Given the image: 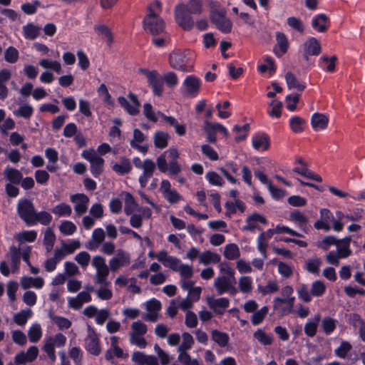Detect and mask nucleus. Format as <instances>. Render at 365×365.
I'll return each mask as SVG.
<instances>
[{"instance_id": "nucleus-1", "label": "nucleus", "mask_w": 365, "mask_h": 365, "mask_svg": "<svg viewBox=\"0 0 365 365\" xmlns=\"http://www.w3.org/2000/svg\"><path fill=\"white\" fill-rule=\"evenodd\" d=\"M170 66L182 72H191L195 63V53L191 50H178L169 55Z\"/></svg>"}, {"instance_id": "nucleus-52", "label": "nucleus", "mask_w": 365, "mask_h": 365, "mask_svg": "<svg viewBox=\"0 0 365 365\" xmlns=\"http://www.w3.org/2000/svg\"><path fill=\"white\" fill-rule=\"evenodd\" d=\"M351 348V345L348 341H343L340 346L335 349V354L339 358L345 359Z\"/></svg>"}, {"instance_id": "nucleus-27", "label": "nucleus", "mask_w": 365, "mask_h": 365, "mask_svg": "<svg viewBox=\"0 0 365 365\" xmlns=\"http://www.w3.org/2000/svg\"><path fill=\"white\" fill-rule=\"evenodd\" d=\"M33 312L31 309L27 308L16 313L14 316V322L19 326H24L26 324L28 319L31 317Z\"/></svg>"}, {"instance_id": "nucleus-37", "label": "nucleus", "mask_w": 365, "mask_h": 365, "mask_svg": "<svg viewBox=\"0 0 365 365\" xmlns=\"http://www.w3.org/2000/svg\"><path fill=\"white\" fill-rule=\"evenodd\" d=\"M42 336L41 326L38 324H33L28 331L29 341L32 343H36Z\"/></svg>"}, {"instance_id": "nucleus-64", "label": "nucleus", "mask_w": 365, "mask_h": 365, "mask_svg": "<svg viewBox=\"0 0 365 365\" xmlns=\"http://www.w3.org/2000/svg\"><path fill=\"white\" fill-rule=\"evenodd\" d=\"M164 83L170 88H174L178 83L177 75L174 72H168L163 76Z\"/></svg>"}, {"instance_id": "nucleus-40", "label": "nucleus", "mask_w": 365, "mask_h": 365, "mask_svg": "<svg viewBox=\"0 0 365 365\" xmlns=\"http://www.w3.org/2000/svg\"><path fill=\"white\" fill-rule=\"evenodd\" d=\"M168 135L161 132L157 131L154 135V144L158 148H165L168 146Z\"/></svg>"}, {"instance_id": "nucleus-45", "label": "nucleus", "mask_w": 365, "mask_h": 365, "mask_svg": "<svg viewBox=\"0 0 365 365\" xmlns=\"http://www.w3.org/2000/svg\"><path fill=\"white\" fill-rule=\"evenodd\" d=\"M269 309L267 306H264L259 310L255 312L252 315L251 322L253 325L256 326L262 323L267 314Z\"/></svg>"}, {"instance_id": "nucleus-33", "label": "nucleus", "mask_w": 365, "mask_h": 365, "mask_svg": "<svg viewBox=\"0 0 365 365\" xmlns=\"http://www.w3.org/2000/svg\"><path fill=\"white\" fill-rule=\"evenodd\" d=\"M56 235L51 227H48L44 233L43 245L47 252H50L54 245Z\"/></svg>"}, {"instance_id": "nucleus-36", "label": "nucleus", "mask_w": 365, "mask_h": 365, "mask_svg": "<svg viewBox=\"0 0 365 365\" xmlns=\"http://www.w3.org/2000/svg\"><path fill=\"white\" fill-rule=\"evenodd\" d=\"M204 130L207 134V141L210 143H215L217 141L216 138V130L213 123H210L207 120L205 121Z\"/></svg>"}, {"instance_id": "nucleus-47", "label": "nucleus", "mask_w": 365, "mask_h": 365, "mask_svg": "<svg viewBox=\"0 0 365 365\" xmlns=\"http://www.w3.org/2000/svg\"><path fill=\"white\" fill-rule=\"evenodd\" d=\"M337 321L331 317H325L322 322V327L326 334H330L336 329Z\"/></svg>"}, {"instance_id": "nucleus-10", "label": "nucleus", "mask_w": 365, "mask_h": 365, "mask_svg": "<svg viewBox=\"0 0 365 365\" xmlns=\"http://www.w3.org/2000/svg\"><path fill=\"white\" fill-rule=\"evenodd\" d=\"M130 263V255L122 250L118 251L116 257H113L110 262L109 265L111 271L115 272L120 267L127 265Z\"/></svg>"}, {"instance_id": "nucleus-5", "label": "nucleus", "mask_w": 365, "mask_h": 365, "mask_svg": "<svg viewBox=\"0 0 365 365\" xmlns=\"http://www.w3.org/2000/svg\"><path fill=\"white\" fill-rule=\"evenodd\" d=\"M17 213L27 225H31L36 211L34 203L30 200L20 199L17 204Z\"/></svg>"}, {"instance_id": "nucleus-22", "label": "nucleus", "mask_w": 365, "mask_h": 365, "mask_svg": "<svg viewBox=\"0 0 365 365\" xmlns=\"http://www.w3.org/2000/svg\"><path fill=\"white\" fill-rule=\"evenodd\" d=\"M4 175L10 183L14 185H19L23 178V175L19 170L10 167L4 170Z\"/></svg>"}, {"instance_id": "nucleus-32", "label": "nucleus", "mask_w": 365, "mask_h": 365, "mask_svg": "<svg viewBox=\"0 0 365 365\" xmlns=\"http://www.w3.org/2000/svg\"><path fill=\"white\" fill-rule=\"evenodd\" d=\"M52 221V216L46 211L36 212L32 221L31 225H36L37 222L43 225H48Z\"/></svg>"}, {"instance_id": "nucleus-60", "label": "nucleus", "mask_w": 365, "mask_h": 365, "mask_svg": "<svg viewBox=\"0 0 365 365\" xmlns=\"http://www.w3.org/2000/svg\"><path fill=\"white\" fill-rule=\"evenodd\" d=\"M109 274V269L108 267H103L102 269L97 270L96 282L100 284L108 285L109 282L106 280V278Z\"/></svg>"}, {"instance_id": "nucleus-4", "label": "nucleus", "mask_w": 365, "mask_h": 365, "mask_svg": "<svg viewBox=\"0 0 365 365\" xmlns=\"http://www.w3.org/2000/svg\"><path fill=\"white\" fill-rule=\"evenodd\" d=\"M140 72L146 76L148 86L151 88L153 96L161 97L164 93L163 76L156 70L149 71L146 68H142Z\"/></svg>"}, {"instance_id": "nucleus-13", "label": "nucleus", "mask_w": 365, "mask_h": 365, "mask_svg": "<svg viewBox=\"0 0 365 365\" xmlns=\"http://www.w3.org/2000/svg\"><path fill=\"white\" fill-rule=\"evenodd\" d=\"M71 200L73 202H78L74 207V210L77 215H81L85 213L88 209L87 204L89 199L87 195L83 193H77L71 196Z\"/></svg>"}, {"instance_id": "nucleus-31", "label": "nucleus", "mask_w": 365, "mask_h": 365, "mask_svg": "<svg viewBox=\"0 0 365 365\" xmlns=\"http://www.w3.org/2000/svg\"><path fill=\"white\" fill-rule=\"evenodd\" d=\"M320 314H318L314 316V321H309L305 324L304 332L307 336L309 337H313L314 336H315L317 331L318 323L320 321Z\"/></svg>"}, {"instance_id": "nucleus-30", "label": "nucleus", "mask_w": 365, "mask_h": 365, "mask_svg": "<svg viewBox=\"0 0 365 365\" xmlns=\"http://www.w3.org/2000/svg\"><path fill=\"white\" fill-rule=\"evenodd\" d=\"M220 259L221 257L217 253L212 252L209 250L202 253L200 257V262L205 265L209 264L211 262L218 263L220 262Z\"/></svg>"}, {"instance_id": "nucleus-57", "label": "nucleus", "mask_w": 365, "mask_h": 365, "mask_svg": "<svg viewBox=\"0 0 365 365\" xmlns=\"http://www.w3.org/2000/svg\"><path fill=\"white\" fill-rule=\"evenodd\" d=\"M298 297L300 299L304 301L306 303L311 302L312 300V294L311 291L309 292L308 287L306 284H302L297 289Z\"/></svg>"}, {"instance_id": "nucleus-15", "label": "nucleus", "mask_w": 365, "mask_h": 365, "mask_svg": "<svg viewBox=\"0 0 365 365\" xmlns=\"http://www.w3.org/2000/svg\"><path fill=\"white\" fill-rule=\"evenodd\" d=\"M329 24V19L324 14L316 15L312 21V26L313 29L321 33H324L327 31Z\"/></svg>"}, {"instance_id": "nucleus-34", "label": "nucleus", "mask_w": 365, "mask_h": 365, "mask_svg": "<svg viewBox=\"0 0 365 365\" xmlns=\"http://www.w3.org/2000/svg\"><path fill=\"white\" fill-rule=\"evenodd\" d=\"M212 339L220 347H225L229 341V336L227 333L216 329L212 331Z\"/></svg>"}, {"instance_id": "nucleus-56", "label": "nucleus", "mask_w": 365, "mask_h": 365, "mask_svg": "<svg viewBox=\"0 0 365 365\" xmlns=\"http://www.w3.org/2000/svg\"><path fill=\"white\" fill-rule=\"evenodd\" d=\"M4 58L10 63H16L19 58L18 50L13 46H9L5 51Z\"/></svg>"}, {"instance_id": "nucleus-14", "label": "nucleus", "mask_w": 365, "mask_h": 365, "mask_svg": "<svg viewBox=\"0 0 365 365\" xmlns=\"http://www.w3.org/2000/svg\"><path fill=\"white\" fill-rule=\"evenodd\" d=\"M252 146L255 150L266 151L270 148V138L267 133L256 134L252 139Z\"/></svg>"}, {"instance_id": "nucleus-44", "label": "nucleus", "mask_w": 365, "mask_h": 365, "mask_svg": "<svg viewBox=\"0 0 365 365\" xmlns=\"http://www.w3.org/2000/svg\"><path fill=\"white\" fill-rule=\"evenodd\" d=\"M185 6L192 14L200 15L202 12V0H189Z\"/></svg>"}, {"instance_id": "nucleus-8", "label": "nucleus", "mask_w": 365, "mask_h": 365, "mask_svg": "<svg viewBox=\"0 0 365 365\" xmlns=\"http://www.w3.org/2000/svg\"><path fill=\"white\" fill-rule=\"evenodd\" d=\"M128 96L133 105H131L124 96H119L118 98V102L129 115L133 116L137 115L140 113L139 108L140 107V103L138 96L133 93H130Z\"/></svg>"}, {"instance_id": "nucleus-55", "label": "nucleus", "mask_w": 365, "mask_h": 365, "mask_svg": "<svg viewBox=\"0 0 365 365\" xmlns=\"http://www.w3.org/2000/svg\"><path fill=\"white\" fill-rule=\"evenodd\" d=\"M239 287L242 292L248 293L252 291V279L248 276L241 277L239 280Z\"/></svg>"}, {"instance_id": "nucleus-61", "label": "nucleus", "mask_w": 365, "mask_h": 365, "mask_svg": "<svg viewBox=\"0 0 365 365\" xmlns=\"http://www.w3.org/2000/svg\"><path fill=\"white\" fill-rule=\"evenodd\" d=\"M95 30L99 34L103 35L109 45L113 41V37L110 29L105 25H98L95 27Z\"/></svg>"}, {"instance_id": "nucleus-9", "label": "nucleus", "mask_w": 365, "mask_h": 365, "mask_svg": "<svg viewBox=\"0 0 365 365\" xmlns=\"http://www.w3.org/2000/svg\"><path fill=\"white\" fill-rule=\"evenodd\" d=\"M183 86L188 96L195 97L200 91L201 81L195 76H187L183 81Z\"/></svg>"}, {"instance_id": "nucleus-17", "label": "nucleus", "mask_w": 365, "mask_h": 365, "mask_svg": "<svg viewBox=\"0 0 365 365\" xmlns=\"http://www.w3.org/2000/svg\"><path fill=\"white\" fill-rule=\"evenodd\" d=\"M219 170L221 172V173L227 178V180L233 184L237 183V180L235 178H234L232 175H230V172H232L234 174H237L239 168L237 163L231 161L227 162L225 164V167H221L219 168Z\"/></svg>"}, {"instance_id": "nucleus-38", "label": "nucleus", "mask_w": 365, "mask_h": 365, "mask_svg": "<svg viewBox=\"0 0 365 365\" xmlns=\"http://www.w3.org/2000/svg\"><path fill=\"white\" fill-rule=\"evenodd\" d=\"M253 336L260 344L264 346L270 345L272 344V336L265 333L262 329H258L254 333Z\"/></svg>"}, {"instance_id": "nucleus-53", "label": "nucleus", "mask_w": 365, "mask_h": 365, "mask_svg": "<svg viewBox=\"0 0 365 365\" xmlns=\"http://www.w3.org/2000/svg\"><path fill=\"white\" fill-rule=\"evenodd\" d=\"M287 24L288 26L298 32L302 34L304 31V26L302 21L297 17L291 16L287 19Z\"/></svg>"}, {"instance_id": "nucleus-42", "label": "nucleus", "mask_w": 365, "mask_h": 365, "mask_svg": "<svg viewBox=\"0 0 365 365\" xmlns=\"http://www.w3.org/2000/svg\"><path fill=\"white\" fill-rule=\"evenodd\" d=\"M305 120L299 116H293L289 119V126L291 130L295 133H302L304 130L303 125Z\"/></svg>"}, {"instance_id": "nucleus-3", "label": "nucleus", "mask_w": 365, "mask_h": 365, "mask_svg": "<svg viewBox=\"0 0 365 365\" xmlns=\"http://www.w3.org/2000/svg\"><path fill=\"white\" fill-rule=\"evenodd\" d=\"M175 20L177 24L185 31H191L195 25L192 14L187 9L185 4L176 5L174 10Z\"/></svg>"}, {"instance_id": "nucleus-58", "label": "nucleus", "mask_w": 365, "mask_h": 365, "mask_svg": "<svg viewBox=\"0 0 365 365\" xmlns=\"http://www.w3.org/2000/svg\"><path fill=\"white\" fill-rule=\"evenodd\" d=\"M41 5L38 0H34L32 3H26L21 6V10L28 15L34 14L36 12L38 6Z\"/></svg>"}, {"instance_id": "nucleus-21", "label": "nucleus", "mask_w": 365, "mask_h": 365, "mask_svg": "<svg viewBox=\"0 0 365 365\" xmlns=\"http://www.w3.org/2000/svg\"><path fill=\"white\" fill-rule=\"evenodd\" d=\"M328 122V118L323 113H315L312 116L311 124L314 130L325 129Z\"/></svg>"}, {"instance_id": "nucleus-12", "label": "nucleus", "mask_w": 365, "mask_h": 365, "mask_svg": "<svg viewBox=\"0 0 365 365\" xmlns=\"http://www.w3.org/2000/svg\"><path fill=\"white\" fill-rule=\"evenodd\" d=\"M208 306L211 309L213 310L217 314H223L224 309L227 308L230 304L228 299L222 297L219 299H215L213 297H208L207 299Z\"/></svg>"}, {"instance_id": "nucleus-20", "label": "nucleus", "mask_w": 365, "mask_h": 365, "mask_svg": "<svg viewBox=\"0 0 365 365\" xmlns=\"http://www.w3.org/2000/svg\"><path fill=\"white\" fill-rule=\"evenodd\" d=\"M303 46L307 53H310L312 56H318L322 51L319 41L314 37L308 38L303 44Z\"/></svg>"}, {"instance_id": "nucleus-25", "label": "nucleus", "mask_w": 365, "mask_h": 365, "mask_svg": "<svg viewBox=\"0 0 365 365\" xmlns=\"http://www.w3.org/2000/svg\"><path fill=\"white\" fill-rule=\"evenodd\" d=\"M232 284L231 279L225 276L218 277L215 280V287L219 294H222L228 292V289Z\"/></svg>"}, {"instance_id": "nucleus-19", "label": "nucleus", "mask_w": 365, "mask_h": 365, "mask_svg": "<svg viewBox=\"0 0 365 365\" xmlns=\"http://www.w3.org/2000/svg\"><path fill=\"white\" fill-rule=\"evenodd\" d=\"M43 279L40 277L33 278L31 277L24 276L21 279V285L24 289H27L30 287L41 289L43 287Z\"/></svg>"}, {"instance_id": "nucleus-63", "label": "nucleus", "mask_w": 365, "mask_h": 365, "mask_svg": "<svg viewBox=\"0 0 365 365\" xmlns=\"http://www.w3.org/2000/svg\"><path fill=\"white\" fill-rule=\"evenodd\" d=\"M202 153L211 160H217L219 158L217 153L209 145H202Z\"/></svg>"}, {"instance_id": "nucleus-41", "label": "nucleus", "mask_w": 365, "mask_h": 365, "mask_svg": "<svg viewBox=\"0 0 365 365\" xmlns=\"http://www.w3.org/2000/svg\"><path fill=\"white\" fill-rule=\"evenodd\" d=\"M104 160L101 158H96L91 163V172L95 178H98L103 172Z\"/></svg>"}, {"instance_id": "nucleus-48", "label": "nucleus", "mask_w": 365, "mask_h": 365, "mask_svg": "<svg viewBox=\"0 0 365 365\" xmlns=\"http://www.w3.org/2000/svg\"><path fill=\"white\" fill-rule=\"evenodd\" d=\"M37 233L34 230L31 231H24L20 232L17 235V240L20 242H33L36 240Z\"/></svg>"}, {"instance_id": "nucleus-39", "label": "nucleus", "mask_w": 365, "mask_h": 365, "mask_svg": "<svg viewBox=\"0 0 365 365\" xmlns=\"http://www.w3.org/2000/svg\"><path fill=\"white\" fill-rule=\"evenodd\" d=\"M34 113V108L31 106L25 104L20 106L18 109L14 110V115L17 117H22L25 119H29Z\"/></svg>"}, {"instance_id": "nucleus-51", "label": "nucleus", "mask_w": 365, "mask_h": 365, "mask_svg": "<svg viewBox=\"0 0 365 365\" xmlns=\"http://www.w3.org/2000/svg\"><path fill=\"white\" fill-rule=\"evenodd\" d=\"M61 232L66 235H71L76 231V226L71 221L66 220L59 226Z\"/></svg>"}, {"instance_id": "nucleus-54", "label": "nucleus", "mask_w": 365, "mask_h": 365, "mask_svg": "<svg viewBox=\"0 0 365 365\" xmlns=\"http://www.w3.org/2000/svg\"><path fill=\"white\" fill-rule=\"evenodd\" d=\"M40 66L46 68H51L56 71L58 74L61 73V63L56 61H50L48 59H42L39 62Z\"/></svg>"}, {"instance_id": "nucleus-11", "label": "nucleus", "mask_w": 365, "mask_h": 365, "mask_svg": "<svg viewBox=\"0 0 365 365\" xmlns=\"http://www.w3.org/2000/svg\"><path fill=\"white\" fill-rule=\"evenodd\" d=\"M141 169L143 170V173L139 178V182L141 187H145L148 179L153 175L155 164L152 160L145 159L143 161V166Z\"/></svg>"}, {"instance_id": "nucleus-7", "label": "nucleus", "mask_w": 365, "mask_h": 365, "mask_svg": "<svg viewBox=\"0 0 365 365\" xmlns=\"http://www.w3.org/2000/svg\"><path fill=\"white\" fill-rule=\"evenodd\" d=\"M88 336L85 339V349L91 354L98 356L101 352V348L97 334L90 325L88 326Z\"/></svg>"}, {"instance_id": "nucleus-23", "label": "nucleus", "mask_w": 365, "mask_h": 365, "mask_svg": "<svg viewBox=\"0 0 365 365\" xmlns=\"http://www.w3.org/2000/svg\"><path fill=\"white\" fill-rule=\"evenodd\" d=\"M22 29L24 36L26 39L34 40L39 36L41 28L33 23H29L24 26Z\"/></svg>"}, {"instance_id": "nucleus-29", "label": "nucleus", "mask_w": 365, "mask_h": 365, "mask_svg": "<svg viewBox=\"0 0 365 365\" xmlns=\"http://www.w3.org/2000/svg\"><path fill=\"white\" fill-rule=\"evenodd\" d=\"M240 255L238 246L235 243L228 244L225 247L224 256L229 260L237 259Z\"/></svg>"}, {"instance_id": "nucleus-35", "label": "nucleus", "mask_w": 365, "mask_h": 365, "mask_svg": "<svg viewBox=\"0 0 365 365\" xmlns=\"http://www.w3.org/2000/svg\"><path fill=\"white\" fill-rule=\"evenodd\" d=\"M48 316L60 330H63L64 329H67L71 327V322L67 318L56 316L51 313H49Z\"/></svg>"}, {"instance_id": "nucleus-26", "label": "nucleus", "mask_w": 365, "mask_h": 365, "mask_svg": "<svg viewBox=\"0 0 365 365\" xmlns=\"http://www.w3.org/2000/svg\"><path fill=\"white\" fill-rule=\"evenodd\" d=\"M285 80L289 89H297L299 91H303L306 86L301 83L296 78L295 75L289 71L285 74Z\"/></svg>"}, {"instance_id": "nucleus-49", "label": "nucleus", "mask_w": 365, "mask_h": 365, "mask_svg": "<svg viewBox=\"0 0 365 365\" xmlns=\"http://www.w3.org/2000/svg\"><path fill=\"white\" fill-rule=\"evenodd\" d=\"M182 336L183 341L178 348V351H187L190 349L194 344V339L192 335L188 332H184Z\"/></svg>"}, {"instance_id": "nucleus-28", "label": "nucleus", "mask_w": 365, "mask_h": 365, "mask_svg": "<svg viewBox=\"0 0 365 365\" xmlns=\"http://www.w3.org/2000/svg\"><path fill=\"white\" fill-rule=\"evenodd\" d=\"M9 257L14 271L19 268L21 263V252L19 247L12 245L9 247Z\"/></svg>"}, {"instance_id": "nucleus-18", "label": "nucleus", "mask_w": 365, "mask_h": 365, "mask_svg": "<svg viewBox=\"0 0 365 365\" xmlns=\"http://www.w3.org/2000/svg\"><path fill=\"white\" fill-rule=\"evenodd\" d=\"M276 41L277 45L279 48V51H277L275 49L274 51L277 57H281L287 52L289 48V41L287 36L280 31H277L276 33Z\"/></svg>"}, {"instance_id": "nucleus-50", "label": "nucleus", "mask_w": 365, "mask_h": 365, "mask_svg": "<svg viewBox=\"0 0 365 365\" xmlns=\"http://www.w3.org/2000/svg\"><path fill=\"white\" fill-rule=\"evenodd\" d=\"M269 106H272V108L268 110L269 115L272 118H280L283 106L282 102L273 100L269 103Z\"/></svg>"}, {"instance_id": "nucleus-62", "label": "nucleus", "mask_w": 365, "mask_h": 365, "mask_svg": "<svg viewBox=\"0 0 365 365\" xmlns=\"http://www.w3.org/2000/svg\"><path fill=\"white\" fill-rule=\"evenodd\" d=\"M77 56L78 59V66H80V68L83 71L87 70L90 66V61L85 52L81 50L78 51Z\"/></svg>"}, {"instance_id": "nucleus-6", "label": "nucleus", "mask_w": 365, "mask_h": 365, "mask_svg": "<svg viewBox=\"0 0 365 365\" xmlns=\"http://www.w3.org/2000/svg\"><path fill=\"white\" fill-rule=\"evenodd\" d=\"M211 22L215 25L216 28L223 34H229L232 31V23L231 20L226 17L223 12L217 10H212L210 14Z\"/></svg>"}, {"instance_id": "nucleus-24", "label": "nucleus", "mask_w": 365, "mask_h": 365, "mask_svg": "<svg viewBox=\"0 0 365 365\" xmlns=\"http://www.w3.org/2000/svg\"><path fill=\"white\" fill-rule=\"evenodd\" d=\"M351 240V237L348 236L339 240V244L336 245L337 252L339 253L341 258H347L351 255L352 252L349 248Z\"/></svg>"}, {"instance_id": "nucleus-43", "label": "nucleus", "mask_w": 365, "mask_h": 365, "mask_svg": "<svg viewBox=\"0 0 365 365\" xmlns=\"http://www.w3.org/2000/svg\"><path fill=\"white\" fill-rule=\"evenodd\" d=\"M51 212L59 217L70 216L72 212V210L70 205L62 202L54 207L51 210Z\"/></svg>"}, {"instance_id": "nucleus-2", "label": "nucleus", "mask_w": 365, "mask_h": 365, "mask_svg": "<svg viewBox=\"0 0 365 365\" xmlns=\"http://www.w3.org/2000/svg\"><path fill=\"white\" fill-rule=\"evenodd\" d=\"M148 14L144 17L143 21V29L152 36L161 35L165 28L164 20L155 13L151 6L148 7Z\"/></svg>"}, {"instance_id": "nucleus-59", "label": "nucleus", "mask_w": 365, "mask_h": 365, "mask_svg": "<svg viewBox=\"0 0 365 365\" xmlns=\"http://www.w3.org/2000/svg\"><path fill=\"white\" fill-rule=\"evenodd\" d=\"M206 178L213 185L222 186L225 182L223 179L214 171L208 172L206 174Z\"/></svg>"}, {"instance_id": "nucleus-16", "label": "nucleus", "mask_w": 365, "mask_h": 365, "mask_svg": "<svg viewBox=\"0 0 365 365\" xmlns=\"http://www.w3.org/2000/svg\"><path fill=\"white\" fill-rule=\"evenodd\" d=\"M112 170L119 175H125L130 173L132 165L130 159L126 157H121L119 163H115L112 166Z\"/></svg>"}, {"instance_id": "nucleus-46", "label": "nucleus", "mask_w": 365, "mask_h": 365, "mask_svg": "<svg viewBox=\"0 0 365 365\" xmlns=\"http://www.w3.org/2000/svg\"><path fill=\"white\" fill-rule=\"evenodd\" d=\"M326 292V287L321 280H316L312 284L311 294L314 297H321Z\"/></svg>"}]
</instances>
